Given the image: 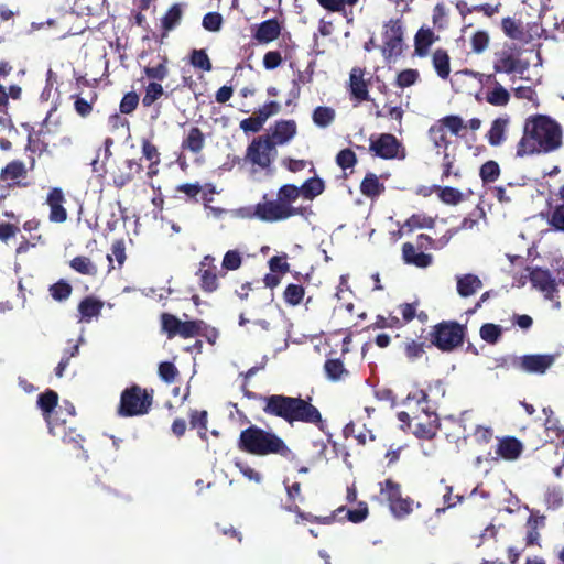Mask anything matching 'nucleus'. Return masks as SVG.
<instances>
[{
	"mask_svg": "<svg viewBox=\"0 0 564 564\" xmlns=\"http://www.w3.org/2000/svg\"><path fill=\"white\" fill-rule=\"evenodd\" d=\"M249 399H259L262 403V411L273 417L282 419L289 425L296 422L319 425L323 423L319 410L312 403V398L290 397L284 394L257 395L247 391Z\"/></svg>",
	"mask_w": 564,
	"mask_h": 564,
	"instance_id": "obj_1",
	"label": "nucleus"
},
{
	"mask_svg": "<svg viewBox=\"0 0 564 564\" xmlns=\"http://www.w3.org/2000/svg\"><path fill=\"white\" fill-rule=\"evenodd\" d=\"M562 147V129L547 116L529 119L524 133L517 144V156L523 158L540 153H550Z\"/></svg>",
	"mask_w": 564,
	"mask_h": 564,
	"instance_id": "obj_2",
	"label": "nucleus"
},
{
	"mask_svg": "<svg viewBox=\"0 0 564 564\" xmlns=\"http://www.w3.org/2000/svg\"><path fill=\"white\" fill-rule=\"evenodd\" d=\"M238 447L254 456L279 455L286 459L295 458L293 451L278 434L257 425H250L240 432Z\"/></svg>",
	"mask_w": 564,
	"mask_h": 564,
	"instance_id": "obj_3",
	"label": "nucleus"
},
{
	"mask_svg": "<svg viewBox=\"0 0 564 564\" xmlns=\"http://www.w3.org/2000/svg\"><path fill=\"white\" fill-rule=\"evenodd\" d=\"M300 196L302 195L299 186L284 184L278 189L276 199L258 203L250 217H256L267 223H275L303 215V208L292 206Z\"/></svg>",
	"mask_w": 564,
	"mask_h": 564,
	"instance_id": "obj_4",
	"label": "nucleus"
},
{
	"mask_svg": "<svg viewBox=\"0 0 564 564\" xmlns=\"http://www.w3.org/2000/svg\"><path fill=\"white\" fill-rule=\"evenodd\" d=\"M153 404V390H147L139 384H131L120 394L117 414L121 417L145 415Z\"/></svg>",
	"mask_w": 564,
	"mask_h": 564,
	"instance_id": "obj_5",
	"label": "nucleus"
},
{
	"mask_svg": "<svg viewBox=\"0 0 564 564\" xmlns=\"http://www.w3.org/2000/svg\"><path fill=\"white\" fill-rule=\"evenodd\" d=\"M380 496L389 502L390 511L397 519H403L413 511V500L402 498L400 485L391 479L380 482Z\"/></svg>",
	"mask_w": 564,
	"mask_h": 564,
	"instance_id": "obj_6",
	"label": "nucleus"
},
{
	"mask_svg": "<svg viewBox=\"0 0 564 564\" xmlns=\"http://www.w3.org/2000/svg\"><path fill=\"white\" fill-rule=\"evenodd\" d=\"M381 52L387 61L403 52V24L400 19H391L383 25Z\"/></svg>",
	"mask_w": 564,
	"mask_h": 564,
	"instance_id": "obj_7",
	"label": "nucleus"
},
{
	"mask_svg": "<svg viewBox=\"0 0 564 564\" xmlns=\"http://www.w3.org/2000/svg\"><path fill=\"white\" fill-rule=\"evenodd\" d=\"M464 329L456 323H441L431 333V341L438 349L449 351L463 343Z\"/></svg>",
	"mask_w": 564,
	"mask_h": 564,
	"instance_id": "obj_8",
	"label": "nucleus"
},
{
	"mask_svg": "<svg viewBox=\"0 0 564 564\" xmlns=\"http://www.w3.org/2000/svg\"><path fill=\"white\" fill-rule=\"evenodd\" d=\"M276 151L264 135L254 138L247 148L246 160L262 170L270 169Z\"/></svg>",
	"mask_w": 564,
	"mask_h": 564,
	"instance_id": "obj_9",
	"label": "nucleus"
},
{
	"mask_svg": "<svg viewBox=\"0 0 564 564\" xmlns=\"http://www.w3.org/2000/svg\"><path fill=\"white\" fill-rule=\"evenodd\" d=\"M370 151L384 160H403L406 152L402 143L390 133H382L376 139H370Z\"/></svg>",
	"mask_w": 564,
	"mask_h": 564,
	"instance_id": "obj_10",
	"label": "nucleus"
},
{
	"mask_svg": "<svg viewBox=\"0 0 564 564\" xmlns=\"http://www.w3.org/2000/svg\"><path fill=\"white\" fill-rule=\"evenodd\" d=\"M462 76H471L482 83L484 78L492 84L486 93V101L496 107H505L510 100V93L495 78L494 75H484L473 70H462L455 73L454 77L458 80Z\"/></svg>",
	"mask_w": 564,
	"mask_h": 564,
	"instance_id": "obj_11",
	"label": "nucleus"
},
{
	"mask_svg": "<svg viewBox=\"0 0 564 564\" xmlns=\"http://www.w3.org/2000/svg\"><path fill=\"white\" fill-rule=\"evenodd\" d=\"M215 257L206 254L199 262V268L196 271L198 278V284L203 292L213 293L218 290L219 281L218 278L224 276L225 273H217V265L215 263Z\"/></svg>",
	"mask_w": 564,
	"mask_h": 564,
	"instance_id": "obj_12",
	"label": "nucleus"
},
{
	"mask_svg": "<svg viewBox=\"0 0 564 564\" xmlns=\"http://www.w3.org/2000/svg\"><path fill=\"white\" fill-rule=\"evenodd\" d=\"M143 171L141 159H127L109 171L112 184L116 188H123Z\"/></svg>",
	"mask_w": 564,
	"mask_h": 564,
	"instance_id": "obj_13",
	"label": "nucleus"
},
{
	"mask_svg": "<svg viewBox=\"0 0 564 564\" xmlns=\"http://www.w3.org/2000/svg\"><path fill=\"white\" fill-rule=\"evenodd\" d=\"M28 169L23 161L12 160L0 171V182L7 188L26 187Z\"/></svg>",
	"mask_w": 564,
	"mask_h": 564,
	"instance_id": "obj_14",
	"label": "nucleus"
},
{
	"mask_svg": "<svg viewBox=\"0 0 564 564\" xmlns=\"http://www.w3.org/2000/svg\"><path fill=\"white\" fill-rule=\"evenodd\" d=\"M555 354L524 355L519 358L518 367L524 372L543 375L556 361Z\"/></svg>",
	"mask_w": 564,
	"mask_h": 564,
	"instance_id": "obj_15",
	"label": "nucleus"
},
{
	"mask_svg": "<svg viewBox=\"0 0 564 564\" xmlns=\"http://www.w3.org/2000/svg\"><path fill=\"white\" fill-rule=\"evenodd\" d=\"M66 202L64 192L61 187H53L46 196V205L50 208L48 220L55 224H63L68 218V213L64 207Z\"/></svg>",
	"mask_w": 564,
	"mask_h": 564,
	"instance_id": "obj_16",
	"label": "nucleus"
},
{
	"mask_svg": "<svg viewBox=\"0 0 564 564\" xmlns=\"http://www.w3.org/2000/svg\"><path fill=\"white\" fill-rule=\"evenodd\" d=\"M528 67V62H522L509 51H500L495 54L494 70L496 73L523 74Z\"/></svg>",
	"mask_w": 564,
	"mask_h": 564,
	"instance_id": "obj_17",
	"label": "nucleus"
},
{
	"mask_svg": "<svg viewBox=\"0 0 564 564\" xmlns=\"http://www.w3.org/2000/svg\"><path fill=\"white\" fill-rule=\"evenodd\" d=\"M296 129L294 120H279L272 128L271 133L264 134V137L275 148L291 141L296 134Z\"/></svg>",
	"mask_w": 564,
	"mask_h": 564,
	"instance_id": "obj_18",
	"label": "nucleus"
},
{
	"mask_svg": "<svg viewBox=\"0 0 564 564\" xmlns=\"http://www.w3.org/2000/svg\"><path fill=\"white\" fill-rule=\"evenodd\" d=\"M37 406L42 411V415L48 426V431L52 435H56L55 429L57 426L52 423V413L58 404V394L54 390L47 389L45 392L40 393L37 397Z\"/></svg>",
	"mask_w": 564,
	"mask_h": 564,
	"instance_id": "obj_19",
	"label": "nucleus"
},
{
	"mask_svg": "<svg viewBox=\"0 0 564 564\" xmlns=\"http://www.w3.org/2000/svg\"><path fill=\"white\" fill-rule=\"evenodd\" d=\"M530 281L536 290L541 291L545 299L552 300L556 292V283L547 270L535 268L530 272Z\"/></svg>",
	"mask_w": 564,
	"mask_h": 564,
	"instance_id": "obj_20",
	"label": "nucleus"
},
{
	"mask_svg": "<svg viewBox=\"0 0 564 564\" xmlns=\"http://www.w3.org/2000/svg\"><path fill=\"white\" fill-rule=\"evenodd\" d=\"M281 34V24L278 19H269L257 25L253 39L259 43H270L276 40Z\"/></svg>",
	"mask_w": 564,
	"mask_h": 564,
	"instance_id": "obj_21",
	"label": "nucleus"
},
{
	"mask_svg": "<svg viewBox=\"0 0 564 564\" xmlns=\"http://www.w3.org/2000/svg\"><path fill=\"white\" fill-rule=\"evenodd\" d=\"M523 451V445L514 437H503L498 440L496 454L506 460H516Z\"/></svg>",
	"mask_w": 564,
	"mask_h": 564,
	"instance_id": "obj_22",
	"label": "nucleus"
},
{
	"mask_svg": "<svg viewBox=\"0 0 564 564\" xmlns=\"http://www.w3.org/2000/svg\"><path fill=\"white\" fill-rule=\"evenodd\" d=\"M402 258L406 264H412L417 268H427L432 263V256L417 252L414 246L405 242L402 247Z\"/></svg>",
	"mask_w": 564,
	"mask_h": 564,
	"instance_id": "obj_23",
	"label": "nucleus"
},
{
	"mask_svg": "<svg viewBox=\"0 0 564 564\" xmlns=\"http://www.w3.org/2000/svg\"><path fill=\"white\" fill-rule=\"evenodd\" d=\"M510 119L508 116L499 117L495 119L491 123V127L487 133V139L490 145L498 147L506 139V130Z\"/></svg>",
	"mask_w": 564,
	"mask_h": 564,
	"instance_id": "obj_24",
	"label": "nucleus"
},
{
	"mask_svg": "<svg viewBox=\"0 0 564 564\" xmlns=\"http://www.w3.org/2000/svg\"><path fill=\"white\" fill-rule=\"evenodd\" d=\"M457 292L463 297L474 295L482 288L481 280L475 274H464L457 276Z\"/></svg>",
	"mask_w": 564,
	"mask_h": 564,
	"instance_id": "obj_25",
	"label": "nucleus"
},
{
	"mask_svg": "<svg viewBox=\"0 0 564 564\" xmlns=\"http://www.w3.org/2000/svg\"><path fill=\"white\" fill-rule=\"evenodd\" d=\"M185 3H174L161 19V26L165 33L174 30L182 21Z\"/></svg>",
	"mask_w": 564,
	"mask_h": 564,
	"instance_id": "obj_26",
	"label": "nucleus"
},
{
	"mask_svg": "<svg viewBox=\"0 0 564 564\" xmlns=\"http://www.w3.org/2000/svg\"><path fill=\"white\" fill-rule=\"evenodd\" d=\"M104 303L93 296H86L78 304L80 321L89 322L93 317L100 314Z\"/></svg>",
	"mask_w": 564,
	"mask_h": 564,
	"instance_id": "obj_27",
	"label": "nucleus"
},
{
	"mask_svg": "<svg viewBox=\"0 0 564 564\" xmlns=\"http://www.w3.org/2000/svg\"><path fill=\"white\" fill-rule=\"evenodd\" d=\"M159 58L160 61L156 64L149 63L143 67V74L152 82H162L169 75L167 57L159 56Z\"/></svg>",
	"mask_w": 564,
	"mask_h": 564,
	"instance_id": "obj_28",
	"label": "nucleus"
},
{
	"mask_svg": "<svg viewBox=\"0 0 564 564\" xmlns=\"http://www.w3.org/2000/svg\"><path fill=\"white\" fill-rule=\"evenodd\" d=\"M205 145V137L198 127H192L186 138L182 141V149L192 153H199Z\"/></svg>",
	"mask_w": 564,
	"mask_h": 564,
	"instance_id": "obj_29",
	"label": "nucleus"
},
{
	"mask_svg": "<svg viewBox=\"0 0 564 564\" xmlns=\"http://www.w3.org/2000/svg\"><path fill=\"white\" fill-rule=\"evenodd\" d=\"M437 36L431 29L421 28L415 35V53L419 56H425Z\"/></svg>",
	"mask_w": 564,
	"mask_h": 564,
	"instance_id": "obj_30",
	"label": "nucleus"
},
{
	"mask_svg": "<svg viewBox=\"0 0 564 564\" xmlns=\"http://www.w3.org/2000/svg\"><path fill=\"white\" fill-rule=\"evenodd\" d=\"M208 325L203 319L182 321L180 337L187 339L196 336H206Z\"/></svg>",
	"mask_w": 564,
	"mask_h": 564,
	"instance_id": "obj_31",
	"label": "nucleus"
},
{
	"mask_svg": "<svg viewBox=\"0 0 564 564\" xmlns=\"http://www.w3.org/2000/svg\"><path fill=\"white\" fill-rule=\"evenodd\" d=\"M324 371L330 381H339L349 377V370L338 358L327 359L324 364Z\"/></svg>",
	"mask_w": 564,
	"mask_h": 564,
	"instance_id": "obj_32",
	"label": "nucleus"
},
{
	"mask_svg": "<svg viewBox=\"0 0 564 564\" xmlns=\"http://www.w3.org/2000/svg\"><path fill=\"white\" fill-rule=\"evenodd\" d=\"M543 414L545 415L544 426L549 437H551V440L554 437L562 438L564 442V426L561 424L560 420L553 415V411L550 408H544Z\"/></svg>",
	"mask_w": 564,
	"mask_h": 564,
	"instance_id": "obj_33",
	"label": "nucleus"
},
{
	"mask_svg": "<svg viewBox=\"0 0 564 564\" xmlns=\"http://www.w3.org/2000/svg\"><path fill=\"white\" fill-rule=\"evenodd\" d=\"M383 188V184L379 181V177L373 173L367 174L360 184V192L365 196L370 198L380 195Z\"/></svg>",
	"mask_w": 564,
	"mask_h": 564,
	"instance_id": "obj_34",
	"label": "nucleus"
},
{
	"mask_svg": "<svg viewBox=\"0 0 564 564\" xmlns=\"http://www.w3.org/2000/svg\"><path fill=\"white\" fill-rule=\"evenodd\" d=\"M161 329L169 339L180 336L182 321L171 313H162L160 316Z\"/></svg>",
	"mask_w": 564,
	"mask_h": 564,
	"instance_id": "obj_35",
	"label": "nucleus"
},
{
	"mask_svg": "<svg viewBox=\"0 0 564 564\" xmlns=\"http://www.w3.org/2000/svg\"><path fill=\"white\" fill-rule=\"evenodd\" d=\"M90 495L95 500L105 503L110 502L112 499L123 498L118 491L99 482L90 487Z\"/></svg>",
	"mask_w": 564,
	"mask_h": 564,
	"instance_id": "obj_36",
	"label": "nucleus"
},
{
	"mask_svg": "<svg viewBox=\"0 0 564 564\" xmlns=\"http://www.w3.org/2000/svg\"><path fill=\"white\" fill-rule=\"evenodd\" d=\"M501 28L506 36L511 40L522 41L524 37V29L522 22L512 18H505L501 22Z\"/></svg>",
	"mask_w": 564,
	"mask_h": 564,
	"instance_id": "obj_37",
	"label": "nucleus"
},
{
	"mask_svg": "<svg viewBox=\"0 0 564 564\" xmlns=\"http://www.w3.org/2000/svg\"><path fill=\"white\" fill-rule=\"evenodd\" d=\"M301 195L306 199H313L324 191V182L319 177H311L306 180L301 186Z\"/></svg>",
	"mask_w": 564,
	"mask_h": 564,
	"instance_id": "obj_38",
	"label": "nucleus"
},
{
	"mask_svg": "<svg viewBox=\"0 0 564 564\" xmlns=\"http://www.w3.org/2000/svg\"><path fill=\"white\" fill-rule=\"evenodd\" d=\"M546 223L552 230L564 234V203L554 206L547 213Z\"/></svg>",
	"mask_w": 564,
	"mask_h": 564,
	"instance_id": "obj_39",
	"label": "nucleus"
},
{
	"mask_svg": "<svg viewBox=\"0 0 564 564\" xmlns=\"http://www.w3.org/2000/svg\"><path fill=\"white\" fill-rule=\"evenodd\" d=\"M73 292V286L66 280L61 279L48 288V293L57 302L66 301Z\"/></svg>",
	"mask_w": 564,
	"mask_h": 564,
	"instance_id": "obj_40",
	"label": "nucleus"
},
{
	"mask_svg": "<svg viewBox=\"0 0 564 564\" xmlns=\"http://www.w3.org/2000/svg\"><path fill=\"white\" fill-rule=\"evenodd\" d=\"M69 267L84 275H95L97 273V267L94 262L85 256H77L73 258L69 262Z\"/></svg>",
	"mask_w": 564,
	"mask_h": 564,
	"instance_id": "obj_41",
	"label": "nucleus"
},
{
	"mask_svg": "<svg viewBox=\"0 0 564 564\" xmlns=\"http://www.w3.org/2000/svg\"><path fill=\"white\" fill-rule=\"evenodd\" d=\"M433 66L437 75L441 78L446 79L451 72L448 54L443 50L435 51L433 54Z\"/></svg>",
	"mask_w": 564,
	"mask_h": 564,
	"instance_id": "obj_42",
	"label": "nucleus"
},
{
	"mask_svg": "<svg viewBox=\"0 0 564 564\" xmlns=\"http://www.w3.org/2000/svg\"><path fill=\"white\" fill-rule=\"evenodd\" d=\"M68 344H69V347L64 349L62 359H61V361L58 362V365L56 366V368L54 370L55 371V376L57 378H62L64 376V372H65L66 368L69 365V360L73 357H76L79 354V346H78L77 343H74L73 340H69Z\"/></svg>",
	"mask_w": 564,
	"mask_h": 564,
	"instance_id": "obj_43",
	"label": "nucleus"
},
{
	"mask_svg": "<svg viewBox=\"0 0 564 564\" xmlns=\"http://www.w3.org/2000/svg\"><path fill=\"white\" fill-rule=\"evenodd\" d=\"M305 295V289L301 284H289L284 292H283V299L286 304L291 306L299 305Z\"/></svg>",
	"mask_w": 564,
	"mask_h": 564,
	"instance_id": "obj_44",
	"label": "nucleus"
},
{
	"mask_svg": "<svg viewBox=\"0 0 564 564\" xmlns=\"http://www.w3.org/2000/svg\"><path fill=\"white\" fill-rule=\"evenodd\" d=\"M164 95L162 85L158 82H150L145 87L144 95L142 97L143 107H151L158 99Z\"/></svg>",
	"mask_w": 564,
	"mask_h": 564,
	"instance_id": "obj_45",
	"label": "nucleus"
},
{
	"mask_svg": "<svg viewBox=\"0 0 564 564\" xmlns=\"http://www.w3.org/2000/svg\"><path fill=\"white\" fill-rule=\"evenodd\" d=\"M313 121L316 126L325 128L335 119V111L330 107L318 106L313 111Z\"/></svg>",
	"mask_w": 564,
	"mask_h": 564,
	"instance_id": "obj_46",
	"label": "nucleus"
},
{
	"mask_svg": "<svg viewBox=\"0 0 564 564\" xmlns=\"http://www.w3.org/2000/svg\"><path fill=\"white\" fill-rule=\"evenodd\" d=\"M429 135L437 152L447 149L449 141L446 131L443 130V126H437L436 123L432 126L429 130Z\"/></svg>",
	"mask_w": 564,
	"mask_h": 564,
	"instance_id": "obj_47",
	"label": "nucleus"
},
{
	"mask_svg": "<svg viewBox=\"0 0 564 564\" xmlns=\"http://www.w3.org/2000/svg\"><path fill=\"white\" fill-rule=\"evenodd\" d=\"M318 523L330 524L333 522H343L344 520L352 521V509L347 507H339L332 512L330 516L324 518H315Z\"/></svg>",
	"mask_w": 564,
	"mask_h": 564,
	"instance_id": "obj_48",
	"label": "nucleus"
},
{
	"mask_svg": "<svg viewBox=\"0 0 564 564\" xmlns=\"http://www.w3.org/2000/svg\"><path fill=\"white\" fill-rule=\"evenodd\" d=\"M434 226V219L423 214L412 215L403 225V229L408 228L409 231L423 228H432Z\"/></svg>",
	"mask_w": 564,
	"mask_h": 564,
	"instance_id": "obj_49",
	"label": "nucleus"
},
{
	"mask_svg": "<svg viewBox=\"0 0 564 564\" xmlns=\"http://www.w3.org/2000/svg\"><path fill=\"white\" fill-rule=\"evenodd\" d=\"M544 500L549 509H558L563 505L562 488L560 486L547 487Z\"/></svg>",
	"mask_w": 564,
	"mask_h": 564,
	"instance_id": "obj_50",
	"label": "nucleus"
},
{
	"mask_svg": "<svg viewBox=\"0 0 564 564\" xmlns=\"http://www.w3.org/2000/svg\"><path fill=\"white\" fill-rule=\"evenodd\" d=\"M502 328L496 324H484L480 328V337L488 344H496L501 337Z\"/></svg>",
	"mask_w": 564,
	"mask_h": 564,
	"instance_id": "obj_51",
	"label": "nucleus"
},
{
	"mask_svg": "<svg viewBox=\"0 0 564 564\" xmlns=\"http://www.w3.org/2000/svg\"><path fill=\"white\" fill-rule=\"evenodd\" d=\"M141 152L143 158L149 162L161 163V153L158 147L149 139L141 140Z\"/></svg>",
	"mask_w": 564,
	"mask_h": 564,
	"instance_id": "obj_52",
	"label": "nucleus"
},
{
	"mask_svg": "<svg viewBox=\"0 0 564 564\" xmlns=\"http://www.w3.org/2000/svg\"><path fill=\"white\" fill-rule=\"evenodd\" d=\"M191 64L205 72H210L213 68L212 62L204 50H193L191 54Z\"/></svg>",
	"mask_w": 564,
	"mask_h": 564,
	"instance_id": "obj_53",
	"label": "nucleus"
},
{
	"mask_svg": "<svg viewBox=\"0 0 564 564\" xmlns=\"http://www.w3.org/2000/svg\"><path fill=\"white\" fill-rule=\"evenodd\" d=\"M139 102V95L135 91H129L123 95L119 105V110L123 115H130L137 109Z\"/></svg>",
	"mask_w": 564,
	"mask_h": 564,
	"instance_id": "obj_54",
	"label": "nucleus"
},
{
	"mask_svg": "<svg viewBox=\"0 0 564 564\" xmlns=\"http://www.w3.org/2000/svg\"><path fill=\"white\" fill-rule=\"evenodd\" d=\"M180 372L176 366L171 361H162L159 365V376L166 383H173Z\"/></svg>",
	"mask_w": 564,
	"mask_h": 564,
	"instance_id": "obj_55",
	"label": "nucleus"
},
{
	"mask_svg": "<svg viewBox=\"0 0 564 564\" xmlns=\"http://www.w3.org/2000/svg\"><path fill=\"white\" fill-rule=\"evenodd\" d=\"M242 264V257L238 250H228L221 262V268L227 271H235Z\"/></svg>",
	"mask_w": 564,
	"mask_h": 564,
	"instance_id": "obj_56",
	"label": "nucleus"
},
{
	"mask_svg": "<svg viewBox=\"0 0 564 564\" xmlns=\"http://www.w3.org/2000/svg\"><path fill=\"white\" fill-rule=\"evenodd\" d=\"M224 23L223 15L219 12H208L204 15L202 25L209 32L220 31Z\"/></svg>",
	"mask_w": 564,
	"mask_h": 564,
	"instance_id": "obj_57",
	"label": "nucleus"
},
{
	"mask_svg": "<svg viewBox=\"0 0 564 564\" xmlns=\"http://www.w3.org/2000/svg\"><path fill=\"white\" fill-rule=\"evenodd\" d=\"M437 126H443V130H449L453 134L457 135L462 129L465 128L463 119L458 116H447L441 119Z\"/></svg>",
	"mask_w": 564,
	"mask_h": 564,
	"instance_id": "obj_58",
	"label": "nucleus"
},
{
	"mask_svg": "<svg viewBox=\"0 0 564 564\" xmlns=\"http://www.w3.org/2000/svg\"><path fill=\"white\" fill-rule=\"evenodd\" d=\"M500 169L497 162L488 161L480 167V177L484 182L489 183L498 178Z\"/></svg>",
	"mask_w": 564,
	"mask_h": 564,
	"instance_id": "obj_59",
	"label": "nucleus"
},
{
	"mask_svg": "<svg viewBox=\"0 0 564 564\" xmlns=\"http://www.w3.org/2000/svg\"><path fill=\"white\" fill-rule=\"evenodd\" d=\"M62 440L65 444L72 445L75 449H83L85 442V437L78 433L75 427H69L65 431Z\"/></svg>",
	"mask_w": 564,
	"mask_h": 564,
	"instance_id": "obj_60",
	"label": "nucleus"
},
{
	"mask_svg": "<svg viewBox=\"0 0 564 564\" xmlns=\"http://www.w3.org/2000/svg\"><path fill=\"white\" fill-rule=\"evenodd\" d=\"M73 97L75 98L74 107H75L76 112L83 118L88 117L93 111V105L96 101L97 96L94 95V97L91 98L90 101L84 99L80 96H73Z\"/></svg>",
	"mask_w": 564,
	"mask_h": 564,
	"instance_id": "obj_61",
	"label": "nucleus"
},
{
	"mask_svg": "<svg viewBox=\"0 0 564 564\" xmlns=\"http://www.w3.org/2000/svg\"><path fill=\"white\" fill-rule=\"evenodd\" d=\"M126 246L122 239L113 241L111 246V254H108V260L111 263L113 259L118 262L119 268L126 261Z\"/></svg>",
	"mask_w": 564,
	"mask_h": 564,
	"instance_id": "obj_62",
	"label": "nucleus"
},
{
	"mask_svg": "<svg viewBox=\"0 0 564 564\" xmlns=\"http://www.w3.org/2000/svg\"><path fill=\"white\" fill-rule=\"evenodd\" d=\"M489 45V35L486 31H477L471 37V48L475 53H482Z\"/></svg>",
	"mask_w": 564,
	"mask_h": 564,
	"instance_id": "obj_63",
	"label": "nucleus"
},
{
	"mask_svg": "<svg viewBox=\"0 0 564 564\" xmlns=\"http://www.w3.org/2000/svg\"><path fill=\"white\" fill-rule=\"evenodd\" d=\"M281 110V105L278 101H268L262 107H260L254 113L259 116L264 123L270 117L279 113Z\"/></svg>",
	"mask_w": 564,
	"mask_h": 564,
	"instance_id": "obj_64",
	"label": "nucleus"
}]
</instances>
